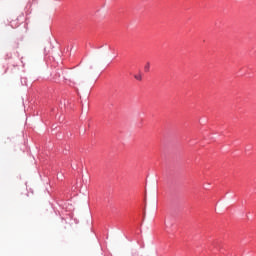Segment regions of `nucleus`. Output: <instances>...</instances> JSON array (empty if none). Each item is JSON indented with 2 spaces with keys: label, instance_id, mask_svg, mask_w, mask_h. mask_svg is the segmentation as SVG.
Segmentation results:
<instances>
[{
  "label": "nucleus",
  "instance_id": "1",
  "mask_svg": "<svg viewBox=\"0 0 256 256\" xmlns=\"http://www.w3.org/2000/svg\"><path fill=\"white\" fill-rule=\"evenodd\" d=\"M134 79H136L137 81H142L143 77L141 76V74H136L134 75Z\"/></svg>",
  "mask_w": 256,
  "mask_h": 256
},
{
  "label": "nucleus",
  "instance_id": "2",
  "mask_svg": "<svg viewBox=\"0 0 256 256\" xmlns=\"http://www.w3.org/2000/svg\"><path fill=\"white\" fill-rule=\"evenodd\" d=\"M151 68V66H150V64H149V62L145 65V67H144V71L146 72V73H149V69Z\"/></svg>",
  "mask_w": 256,
  "mask_h": 256
},
{
  "label": "nucleus",
  "instance_id": "3",
  "mask_svg": "<svg viewBox=\"0 0 256 256\" xmlns=\"http://www.w3.org/2000/svg\"><path fill=\"white\" fill-rule=\"evenodd\" d=\"M21 85H27V78H21Z\"/></svg>",
  "mask_w": 256,
  "mask_h": 256
},
{
  "label": "nucleus",
  "instance_id": "4",
  "mask_svg": "<svg viewBox=\"0 0 256 256\" xmlns=\"http://www.w3.org/2000/svg\"><path fill=\"white\" fill-rule=\"evenodd\" d=\"M166 227H169V224H166Z\"/></svg>",
  "mask_w": 256,
  "mask_h": 256
}]
</instances>
